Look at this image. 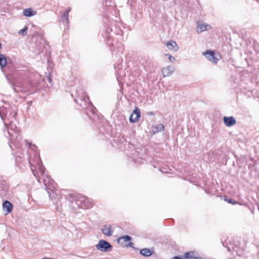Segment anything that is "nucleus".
Returning a JSON list of instances; mask_svg holds the SVG:
<instances>
[{"mask_svg": "<svg viewBox=\"0 0 259 259\" xmlns=\"http://www.w3.org/2000/svg\"><path fill=\"white\" fill-rule=\"evenodd\" d=\"M96 248L102 252H109L112 250V246L107 241L100 240L96 245Z\"/></svg>", "mask_w": 259, "mask_h": 259, "instance_id": "1", "label": "nucleus"}, {"mask_svg": "<svg viewBox=\"0 0 259 259\" xmlns=\"http://www.w3.org/2000/svg\"><path fill=\"white\" fill-rule=\"evenodd\" d=\"M132 237L128 235H125L119 237L118 240V243L124 247L131 246L132 243L131 240Z\"/></svg>", "mask_w": 259, "mask_h": 259, "instance_id": "2", "label": "nucleus"}, {"mask_svg": "<svg viewBox=\"0 0 259 259\" xmlns=\"http://www.w3.org/2000/svg\"><path fill=\"white\" fill-rule=\"evenodd\" d=\"M140 116H141L140 110L137 107H136L135 108V109L132 112V113L130 115L129 120L131 122H132V123L136 122L139 119Z\"/></svg>", "mask_w": 259, "mask_h": 259, "instance_id": "3", "label": "nucleus"}, {"mask_svg": "<svg viewBox=\"0 0 259 259\" xmlns=\"http://www.w3.org/2000/svg\"><path fill=\"white\" fill-rule=\"evenodd\" d=\"M202 54L210 61H211L214 63H217L218 59L215 57L213 51L211 50H207L205 52H203Z\"/></svg>", "mask_w": 259, "mask_h": 259, "instance_id": "4", "label": "nucleus"}, {"mask_svg": "<svg viewBox=\"0 0 259 259\" xmlns=\"http://www.w3.org/2000/svg\"><path fill=\"white\" fill-rule=\"evenodd\" d=\"M223 121L226 126L228 127H230L235 125L236 122V119L233 116H224L223 118Z\"/></svg>", "mask_w": 259, "mask_h": 259, "instance_id": "5", "label": "nucleus"}, {"mask_svg": "<svg viewBox=\"0 0 259 259\" xmlns=\"http://www.w3.org/2000/svg\"><path fill=\"white\" fill-rule=\"evenodd\" d=\"M211 28V26L209 24L202 23H197V32L198 33H201L207 30H209Z\"/></svg>", "mask_w": 259, "mask_h": 259, "instance_id": "6", "label": "nucleus"}, {"mask_svg": "<svg viewBox=\"0 0 259 259\" xmlns=\"http://www.w3.org/2000/svg\"><path fill=\"white\" fill-rule=\"evenodd\" d=\"M175 70V68L171 66H168L163 68L162 69V74L164 77L171 75Z\"/></svg>", "mask_w": 259, "mask_h": 259, "instance_id": "7", "label": "nucleus"}, {"mask_svg": "<svg viewBox=\"0 0 259 259\" xmlns=\"http://www.w3.org/2000/svg\"><path fill=\"white\" fill-rule=\"evenodd\" d=\"M12 204L8 201H5L4 202L3 204V209L4 211L6 212V214L12 211Z\"/></svg>", "mask_w": 259, "mask_h": 259, "instance_id": "8", "label": "nucleus"}, {"mask_svg": "<svg viewBox=\"0 0 259 259\" xmlns=\"http://www.w3.org/2000/svg\"><path fill=\"white\" fill-rule=\"evenodd\" d=\"M102 232L107 236H110L113 233V230L111 226L105 225L102 229Z\"/></svg>", "mask_w": 259, "mask_h": 259, "instance_id": "9", "label": "nucleus"}, {"mask_svg": "<svg viewBox=\"0 0 259 259\" xmlns=\"http://www.w3.org/2000/svg\"><path fill=\"white\" fill-rule=\"evenodd\" d=\"M166 46L170 50L177 51L178 50V47L176 42L172 40L168 41Z\"/></svg>", "mask_w": 259, "mask_h": 259, "instance_id": "10", "label": "nucleus"}, {"mask_svg": "<svg viewBox=\"0 0 259 259\" xmlns=\"http://www.w3.org/2000/svg\"><path fill=\"white\" fill-rule=\"evenodd\" d=\"M23 14L25 16L30 17L35 15L36 12L32 11L31 9H25L23 10Z\"/></svg>", "mask_w": 259, "mask_h": 259, "instance_id": "11", "label": "nucleus"}, {"mask_svg": "<svg viewBox=\"0 0 259 259\" xmlns=\"http://www.w3.org/2000/svg\"><path fill=\"white\" fill-rule=\"evenodd\" d=\"M193 254V252H189L185 253L184 256H175L172 259H190L193 257L192 254Z\"/></svg>", "mask_w": 259, "mask_h": 259, "instance_id": "12", "label": "nucleus"}, {"mask_svg": "<svg viewBox=\"0 0 259 259\" xmlns=\"http://www.w3.org/2000/svg\"><path fill=\"white\" fill-rule=\"evenodd\" d=\"M164 129V125L162 124H158L156 125L153 128V133L154 134L158 133L160 131H163Z\"/></svg>", "mask_w": 259, "mask_h": 259, "instance_id": "13", "label": "nucleus"}, {"mask_svg": "<svg viewBox=\"0 0 259 259\" xmlns=\"http://www.w3.org/2000/svg\"><path fill=\"white\" fill-rule=\"evenodd\" d=\"M140 253L145 256H150L152 254V252L148 248H144L140 250Z\"/></svg>", "mask_w": 259, "mask_h": 259, "instance_id": "14", "label": "nucleus"}, {"mask_svg": "<svg viewBox=\"0 0 259 259\" xmlns=\"http://www.w3.org/2000/svg\"><path fill=\"white\" fill-rule=\"evenodd\" d=\"M7 64V60L2 54H0V66L2 67H5Z\"/></svg>", "mask_w": 259, "mask_h": 259, "instance_id": "15", "label": "nucleus"}, {"mask_svg": "<svg viewBox=\"0 0 259 259\" xmlns=\"http://www.w3.org/2000/svg\"><path fill=\"white\" fill-rule=\"evenodd\" d=\"M19 83L20 82H15V83H13L12 85L14 91L16 92H18L21 91V88Z\"/></svg>", "mask_w": 259, "mask_h": 259, "instance_id": "16", "label": "nucleus"}, {"mask_svg": "<svg viewBox=\"0 0 259 259\" xmlns=\"http://www.w3.org/2000/svg\"><path fill=\"white\" fill-rule=\"evenodd\" d=\"M28 29V27H25L24 28L22 29H21L19 31V34L20 35H23V36H25L26 35L27 33H26V31Z\"/></svg>", "mask_w": 259, "mask_h": 259, "instance_id": "17", "label": "nucleus"}, {"mask_svg": "<svg viewBox=\"0 0 259 259\" xmlns=\"http://www.w3.org/2000/svg\"><path fill=\"white\" fill-rule=\"evenodd\" d=\"M164 56L168 57V59L170 62H175V58L174 57H172V56H171L170 55L166 54H165Z\"/></svg>", "mask_w": 259, "mask_h": 259, "instance_id": "18", "label": "nucleus"}, {"mask_svg": "<svg viewBox=\"0 0 259 259\" xmlns=\"http://www.w3.org/2000/svg\"><path fill=\"white\" fill-rule=\"evenodd\" d=\"M68 16V14L65 13L62 17V19H64L66 23H67L69 22Z\"/></svg>", "mask_w": 259, "mask_h": 259, "instance_id": "19", "label": "nucleus"}, {"mask_svg": "<svg viewBox=\"0 0 259 259\" xmlns=\"http://www.w3.org/2000/svg\"><path fill=\"white\" fill-rule=\"evenodd\" d=\"M83 100L86 101V102H88L89 101V102L90 103V99H89V97H87L86 98H84Z\"/></svg>", "mask_w": 259, "mask_h": 259, "instance_id": "20", "label": "nucleus"}, {"mask_svg": "<svg viewBox=\"0 0 259 259\" xmlns=\"http://www.w3.org/2000/svg\"><path fill=\"white\" fill-rule=\"evenodd\" d=\"M71 8H68L67 10L66 11L65 13L69 14V12L70 11Z\"/></svg>", "mask_w": 259, "mask_h": 259, "instance_id": "21", "label": "nucleus"}, {"mask_svg": "<svg viewBox=\"0 0 259 259\" xmlns=\"http://www.w3.org/2000/svg\"><path fill=\"white\" fill-rule=\"evenodd\" d=\"M228 202L232 204H235V203L233 202L232 200L231 199H229L228 200Z\"/></svg>", "mask_w": 259, "mask_h": 259, "instance_id": "22", "label": "nucleus"}, {"mask_svg": "<svg viewBox=\"0 0 259 259\" xmlns=\"http://www.w3.org/2000/svg\"><path fill=\"white\" fill-rule=\"evenodd\" d=\"M2 110H0V115H1V116H2Z\"/></svg>", "mask_w": 259, "mask_h": 259, "instance_id": "23", "label": "nucleus"}, {"mask_svg": "<svg viewBox=\"0 0 259 259\" xmlns=\"http://www.w3.org/2000/svg\"><path fill=\"white\" fill-rule=\"evenodd\" d=\"M48 79H49V81H51V80H52V79L50 77H49Z\"/></svg>", "mask_w": 259, "mask_h": 259, "instance_id": "24", "label": "nucleus"}, {"mask_svg": "<svg viewBox=\"0 0 259 259\" xmlns=\"http://www.w3.org/2000/svg\"><path fill=\"white\" fill-rule=\"evenodd\" d=\"M27 142V143L29 145H30V143H29V142Z\"/></svg>", "mask_w": 259, "mask_h": 259, "instance_id": "25", "label": "nucleus"}, {"mask_svg": "<svg viewBox=\"0 0 259 259\" xmlns=\"http://www.w3.org/2000/svg\"><path fill=\"white\" fill-rule=\"evenodd\" d=\"M1 48H2V45H1V44H0V49H1Z\"/></svg>", "mask_w": 259, "mask_h": 259, "instance_id": "26", "label": "nucleus"}, {"mask_svg": "<svg viewBox=\"0 0 259 259\" xmlns=\"http://www.w3.org/2000/svg\"><path fill=\"white\" fill-rule=\"evenodd\" d=\"M7 122L5 121V124L6 125H7Z\"/></svg>", "mask_w": 259, "mask_h": 259, "instance_id": "27", "label": "nucleus"}]
</instances>
